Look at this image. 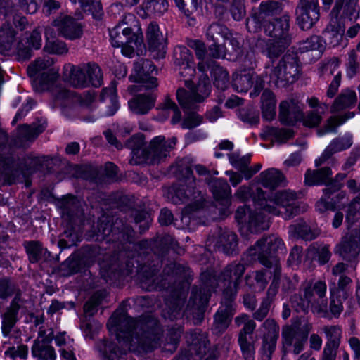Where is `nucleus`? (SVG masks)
<instances>
[{
  "label": "nucleus",
  "mask_w": 360,
  "mask_h": 360,
  "mask_svg": "<svg viewBox=\"0 0 360 360\" xmlns=\"http://www.w3.org/2000/svg\"><path fill=\"white\" fill-rule=\"evenodd\" d=\"M82 240V235L75 231L72 227L67 228L62 234L59 240V245L63 248H69L76 245Z\"/></svg>",
  "instance_id": "nucleus-53"
},
{
  "label": "nucleus",
  "mask_w": 360,
  "mask_h": 360,
  "mask_svg": "<svg viewBox=\"0 0 360 360\" xmlns=\"http://www.w3.org/2000/svg\"><path fill=\"white\" fill-rule=\"evenodd\" d=\"M101 100L106 101L109 100L110 106L107 112L108 115H113L119 109V103L117 96V82L112 80L108 87L104 88L101 94Z\"/></svg>",
  "instance_id": "nucleus-44"
},
{
  "label": "nucleus",
  "mask_w": 360,
  "mask_h": 360,
  "mask_svg": "<svg viewBox=\"0 0 360 360\" xmlns=\"http://www.w3.org/2000/svg\"><path fill=\"white\" fill-rule=\"evenodd\" d=\"M105 295L101 291L96 292L91 298L85 303L84 311L85 314L92 316L96 311L98 306L101 303Z\"/></svg>",
  "instance_id": "nucleus-60"
},
{
  "label": "nucleus",
  "mask_w": 360,
  "mask_h": 360,
  "mask_svg": "<svg viewBox=\"0 0 360 360\" xmlns=\"http://www.w3.org/2000/svg\"><path fill=\"white\" fill-rule=\"evenodd\" d=\"M53 58L44 56L37 58L27 68L30 77H34L32 86L35 91L51 93L56 105L67 106L77 100L72 91L59 84V68L53 66Z\"/></svg>",
  "instance_id": "nucleus-6"
},
{
  "label": "nucleus",
  "mask_w": 360,
  "mask_h": 360,
  "mask_svg": "<svg viewBox=\"0 0 360 360\" xmlns=\"http://www.w3.org/2000/svg\"><path fill=\"white\" fill-rule=\"evenodd\" d=\"M53 26L57 28L60 35L68 39H77L82 35L81 24L74 18L66 14H60L55 19Z\"/></svg>",
  "instance_id": "nucleus-25"
},
{
  "label": "nucleus",
  "mask_w": 360,
  "mask_h": 360,
  "mask_svg": "<svg viewBox=\"0 0 360 360\" xmlns=\"http://www.w3.org/2000/svg\"><path fill=\"white\" fill-rule=\"evenodd\" d=\"M235 219L240 226L242 233H257L269 227V221L266 215L260 211L252 210L246 205L240 206L237 209Z\"/></svg>",
  "instance_id": "nucleus-14"
},
{
  "label": "nucleus",
  "mask_w": 360,
  "mask_h": 360,
  "mask_svg": "<svg viewBox=\"0 0 360 360\" xmlns=\"http://www.w3.org/2000/svg\"><path fill=\"white\" fill-rule=\"evenodd\" d=\"M339 65V60L337 58H333L329 60L323 67V71L326 72H329L330 75H334L333 79L330 84L327 91V96L329 98H333L336 94L339 86H340L341 73L340 71H337L335 73Z\"/></svg>",
  "instance_id": "nucleus-41"
},
{
  "label": "nucleus",
  "mask_w": 360,
  "mask_h": 360,
  "mask_svg": "<svg viewBox=\"0 0 360 360\" xmlns=\"http://www.w3.org/2000/svg\"><path fill=\"white\" fill-rule=\"evenodd\" d=\"M79 204L77 199L71 195L63 197L58 202L62 216L63 217L66 216L70 221L82 214Z\"/></svg>",
  "instance_id": "nucleus-37"
},
{
  "label": "nucleus",
  "mask_w": 360,
  "mask_h": 360,
  "mask_svg": "<svg viewBox=\"0 0 360 360\" xmlns=\"http://www.w3.org/2000/svg\"><path fill=\"white\" fill-rule=\"evenodd\" d=\"M186 338L189 347L188 352L181 353L174 360H189L190 356H202L206 353L208 340L205 333L198 329L191 330L186 334Z\"/></svg>",
  "instance_id": "nucleus-22"
},
{
  "label": "nucleus",
  "mask_w": 360,
  "mask_h": 360,
  "mask_svg": "<svg viewBox=\"0 0 360 360\" xmlns=\"http://www.w3.org/2000/svg\"><path fill=\"white\" fill-rule=\"evenodd\" d=\"M41 46V32L34 29L28 37L20 39L17 44V56L19 60H27L32 55V49H39Z\"/></svg>",
  "instance_id": "nucleus-28"
},
{
  "label": "nucleus",
  "mask_w": 360,
  "mask_h": 360,
  "mask_svg": "<svg viewBox=\"0 0 360 360\" xmlns=\"http://www.w3.org/2000/svg\"><path fill=\"white\" fill-rule=\"evenodd\" d=\"M245 271L244 264L232 262L223 269L217 278L211 269L202 271L200 275L202 285L193 288L187 309H195L199 311L204 310L212 290L217 286L221 287L223 297L234 300Z\"/></svg>",
  "instance_id": "nucleus-4"
},
{
  "label": "nucleus",
  "mask_w": 360,
  "mask_h": 360,
  "mask_svg": "<svg viewBox=\"0 0 360 360\" xmlns=\"http://www.w3.org/2000/svg\"><path fill=\"white\" fill-rule=\"evenodd\" d=\"M17 32L8 20L0 26V53L6 54L12 49L15 40Z\"/></svg>",
  "instance_id": "nucleus-32"
},
{
  "label": "nucleus",
  "mask_w": 360,
  "mask_h": 360,
  "mask_svg": "<svg viewBox=\"0 0 360 360\" xmlns=\"http://www.w3.org/2000/svg\"><path fill=\"white\" fill-rule=\"evenodd\" d=\"M155 99L153 93L140 94L129 101V107L135 114L145 115L155 106Z\"/></svg>",
  "instance_id": "nucleus-31"
},
{
  "label": "nucleus",
  "mask_w": 360,
  "mask_h": 360,
  "mask_svg": "<svg viewBox=\"0 0 360 360\" xmlns=\"http://www.w3.org/2000/svg\"><path fill=\"white\" fill-rule=\"evenodd\" d=\"M8 143V134L0 129V185H11L16 181L17 171L12 166L13 158Z\"/></svg>",
  "instance_id": "nucleus-17"
},
{
  "label": "nucleus",
  "mask_w": 360,
  "mask_h": 360,
  "mask_svg": "<svg viewBox=\"0 0 360 360\" xmlns=\"http://www.w3.org/2000/svg\"><path fill=\"white\" fill-rule=\"evenodd\" d=\"M233 301V300L222 297L221 305L214 315L212 328L215 334L222 333L229 326L231 317L236 311Z\"/></svg>",
  "instance_id": "nucleus-26"
},
{
  "label": "nucleus",
  "mask_w": 360,
  "mask_h": 360,
  "mask_svg": "<svg viewBox=\"0 0 360 360\" xmlns=\"http://www.w3.org/2000/svg\"><path fill=\"white\" fill-rule=\"evenodd\" d=\"M283 174L277 169L270 168L259 175V182L265 188L274 189L285 182Z\"/></svg>",
  "instance_id": "nucleus-36"
},
{
  "label": "nucleus",
  "mask_w": 360,
  "mask_h": 360,
  "mask_svg": "<svg viewBox=\"0 0 360 360\" xmlns=\"http://www.w3.org/2000/svg\"><path fill=\"white\" fill-rule=\"evenodd\" d=\"M26 252L28 255L29 259L32 263H36L41 260H45L47 257L46 254L49 253L44 249L41 244L37 241H30L25 244Z\"/></svg>",
  "instance_id": "nucleus-50"
},
{
  "label": "nucleus",
  "mask_w": 360,
  "mask_h": 360,
  "mask_svg": "<svg viewBox=\"0 0 360 360\" xmlns=\"http://www.w3.org/2000/svg\"><path fill=\"white\" fill-rule=\"evenodd\" d=\"M285 40L272 39L266 41L258 38L255 44L256 51L264 54L269 58L278 57L284 52L290 43H285Z\"/></svg>",
  "instance_id": "nucleus-29"
},
{
  "label": "nucleus",
  "mask_w": 360,
  "mask_h": 360,
  "mask_svg": "<svg viewBox=\"0 0 360 360\" xmlns=\"http://www.w3.org/2000/svg\"><path fill=\"white\" fill-rule=\"evenodd\" d=\"M345 31V27L335 19L331 20L323 32V35L330 46H336L342 41Z\"/></svg>",
  "instance_id": "nucleus-39"
},
{
  "label": "nucleus",
  "mask_w": 360,
  "mask_h": 360,
  "mask_svg": "<svg viewBox=\"0 0 360 360\" xmlns=\"http://www.w3.org/2000/svg\"><path fill=\"white\" fill-rule=\"evenodd\" d=\"M28 354V347L25 345H20L17 347H9L5 352L6 357L15 360L18 358L25 359Z\"/></svg>",
  "instance_id": "nucleus-62"
},
{
  "label": "nucleus",
  "mask_w": 360,
  "mask_h": 360,
  "mask_svg": "<svg viewBox=\"0 0 360 360\" xmlns=\"http://www.w3.org/2000/svg\"><path fill=\"white\" fill-rule=\"evenodd\" d=\"M235 324L243 326L238 335V343L245 360H254L255 347L248 340V335H252L255 330L256 323L247 314H241L234 319Z\"/></svg>",
  "instance_id": "nucleus-18"
},
{
  "label": "nucleus",
  "mask_w": 360,
  "mask_h": 360,
  "mask_svg": "<svg viewBox=\"0 0 360 360\" xmlns=\"http://www.w3.org/2000/svg\"><path fill=\"white\" fill-rule=\"evenodd\" d=\"M45 127L40 125H22L19 128L20 135L26 140H33L44 131Z\"/></svg>",
  "instance_id": "nucleus-56"
},
{
  "label": "nucleus",
  "mask_w": 360,
  "mask_h": 360,
  "mask_svg": "<svg viewBox=\"0 0 360 360\" xmlns=\"http://www.w3.org/2000/svg\"><path fill=\"white\" fill-rule=\"evenodd\" d=\"M356 100V94L354 91L349 89H344L334 101L331 111L335 112L347 108H352L355 105Z\"/></svg>",
  "instance_id": "nucleus-42"
},
{
  "label": "nucleus",
  "mask_w": 360,
  "mask_h": 360,
  "mask_svg": "<svg viewBox=\"0 0 360 360\" xmlns=\"http://www.w3.org/2000/svg\"><path fill=\"white\" fill-rule=\"evenodd\" d=\"M153 265L149 271L143 266L140 271L141 288L146 290H165L168 293L165 299L167 316L172 320L181 317L190 283L186 279V269L181 264L170 263L164 269L163 276L156 274L157 269Z\"/></svg>",
  "instance_id": "nucleus-3"
},
{
  "label": "nucleus",
  "mask_w": 360,
  "mask_h": 360,
  "mask_svg": "<svg viewBox=\"0 0 360 360\" xmlns=\"http://www.w3.org/2000/svg\"><path fill=\"white\" fill-rule=\"evenodd\" d=\"M316 250L319 263L321 265L326 264L331 257V252L328 245H317L313 244L310 246L309 250Z\"/></svg>",
  "instance_id": "nucleus-63"
},
{
  "label": "nucleus",
  "mask_w": 360,
  "mask_h": 360,
  "mask_svg": "<svg viewBox=\"0 0 360 360\" xmlns=\"http://www.w3.org/2000/svg\"><path fill=\"white\" fill-rule=\"evenodd\" d=\"M238 118L250 126L256 125L259 122V114L252 108H242L238 112Z\"/></svg>",
  "instance_id": "nucleus-59"
},
{
  "label": "nucleus",
  "mask_w": 360,
  "mask_h": 360,
  "mask_svg": "<svg viewBox=\"0 0 360 360\" xmlns=\"http://www.w3.org/2000/svg\"><path fill=\"white\" fill-rule=\"evenodd\" d=\"M284 249L283 241L276 236L263 237L250 249V254L257 255L262 265L273 269L274 279L268 289V296L274 297L277 292L278 280L281 276V268L276 254L278 252H283Z\"/></svg>",
  "instance_id": "nucleus-11"
},
{
  "label": "nucleus",
  "mask_w": 360,
  "mask_h": 360,
  "mask_svg": "<svg viewBox=\"0 0 360 360\" xmlns=\"http://www.w3.org/2000/svg\"><path fill=\"white\" fill-rule=\"evenodd\" d=\"M111 44L120 47L124 43H134L137 47L143 44V34L134 14H125L119 23L109 30Z\"/></svg>",
  "instance_id": "nucleus-13"
},
{
  "label": "nucleus",
  "mask_w": 360,
  "mask_h": 360,
  "mask_svg": "<svg viewBox=\"0 0 360 360\" xmlns=\"http://www.w3.org/2000/svg\"><path fill=\"white\" fill-rule=\"evenodd\" d=\"M175 63L179 67V73L185 79L187 91L179 88L176 91L179 103L186 112L195 110L197 104L202 102L210 93L211 85L209 77L203 75L194 86L191 78L195 74V63L191 51L184 46H178L174 49Z\"/></svg>",
  "instance_id": "nucleus-5"
},
{
  "label": "nucleus",
  "mask_w": 360,
  "mask_h": 360,
  "mask_svg": "<svg viewBox=\"0 0 360 360\" xmlns=\"http://www.w3.org/2000/svg\"><path fill=\"white\" fill-rule=\"evenodd\" d=\"M352 145V135L345 134L344 136L338 137L332 140L328 146L335 154L350 148Z\"/></svg>",
  "instance_id": "nucleus-55"
},
{
  "label": "nucleus",
  "mask_w": 360,
  "mask_h": 360,
  "mask_svg": "<svg viewBox=\"0 0 360 360\" xmlns=\"http://www.w3.org/2000/svg\"><path fill=\"white\" fill-rule=\"evenodd\" d=\"M168 6L167 0H146L142 4L147 15L161 16L167 11Z\"/></svg>",
  "instance_id": "nucleus-48"
},
{
  "label": "nucleus",
  "mask_w": 360,
  "mask_h": 360,
  "mask_svg": "<svg viewBox=\"0 0 360 360\" xmlns=\"http://www.w3.org/2000/svg\"><path fill=\"white\" fill-rule=\"evenodd\" d=\"M44 51L51 54L63 55L68 53V48L65 42L53 40L46 41Z\"/></svg>",
  "instance_id": "nucleus-61"
},
{
  "label": "nucleus",
  "mask_w": 360,
  "mask_h": 360,
  "mask_svg": "<svg viewBox=\"0 0 360 360\" xmlns=\"http://www.w3.org/2000/svg\"><path fill=\"white\" fill-rule=\"evenodd\" d=\"M327 342L324 347L338 349L342 338V328L339 326H325L322 328Z\"/></svg>",
  "instance_id": "nucleus-49"
},
{
  "label": "nucleus",
  "mask_w": 360,
  "mask_h": 360,
  "mask_svg": "<svg viewBox=\"0 0 360 360\" xmlns=\"http://www.w3.org/2000/svg\"><path fill=\"white\" fill-rule=\"evenodd\" d=\"M230 13L235 20H242L246 14L245 0H232Z\"/></svg>",
  "instance_id": "nucleus-64"
},
{
  "label": "nucleus",
  "mask_w": 360,
  "mask_h": 360,
  "mask_svg": "<svg viewBox=\"0 0 360 360\" xmlns=\"http://www.w3.org/2000/svg\"><path fill=\"white\" fill-rule=\"evenodd\" d=\"M295 15L297 25L302 30L311 28L319 19L318 0H300Z\"/></svg>",
  "instance_id": "nucleus-21"
},
{
  "label": "nucleus",
  "mask_w": 360,
  "mask_h": 360,
  "mask_svg": "<svg viewBox=\"0 0 360 360\" xmlns=\"http://www.w3.org/2000/svg\"><path fill=\"white\" fill-rule=\"evenodd\" d=\"M261 102L263 118L272 120L276 115V99L273 92L265 89L262 94Z\"/></svg>",
  "instance_id": "nucleus-43"
},
{
  "label": "nucleus",
  "mask_w": 360,
  "mask_h": 360,
  "mask_svg": "<svg viewBox=\"0 0 360 360\" xmlns=\"http://www.w3.org/2000/svg\"><path fill=\"white\" fill-rule=\"evenodd\" d=\"M352 280L347 276H341L338 278L337 283L335 279L329 281V290L331 295L342 300H347L352 292Z\"/></svg>",
  "instance_id": "nucleus-33"
},
{
  "label": "nucleus",
  "mask_w": 360,
  "mask_h": 360,
  "mask_svg": "<svg viewBox=\"0 0 360 360\" xmlns=\"http://www.w3.org/2000/svg\"><path fill=\"white\" fill-rule=\"evenodd\" d=\"M134 231L121 219L112 221L108 217H103L98 221L97 231H94L90 237L97 241H105L115 244L119 251L113 255L109 264L103 262L100 264L101 275L106 282L118 278L120 275H128L133 272L134 267V255L128 253L125 250H120V245L124 247V243H131Z\"/></svg>",
  "instance_id": "nucleus-2"
},
{
  "label": "nucleus",
  "mask_w": 360,
  "mask_h": 360,
  "mask_svg": "<svg viewBox=\"0 0 360 360\" xmlns=\"http://www.w3.org/2000/svg\"><path fill=\"white\" fill-rule=\"evenodd\" d=\"M32 356L38 360H56V354L51 345V339L46 340H34L31 349Z\"/></svg>",
  "instance_id": "nucleus-34"
},
{
  "label": "nucleus",
  "mask_w": 360,
  "mask_h": 360,
  "mask_svg": "<svg viewBox=\"0 0 360 360\" xmlns=\"http://www.w3.org/2000/svg\"><path fill=\"white\" fill-rule=\"evenodd\" d=\"M282 10V4L276 1H262L259 6V13L269 16L279 14Z\"/></svg>",
  "instance_id": "nucleus-57"
},
{
  "label": "nucleus",
  "mask_w": 360,
  "mask_h": 360,
  "mask_svg": "<svg viewBox=\"0 0 360 360\" xmlns=\"http://www.w3.org/2000/svg\"><path fill=\"white\" fill-rule=\"evenodd\" d=\"M334 253L348 262L354 260L360 253V229H355L342 236L335 246Z\"/></svg>",
  "instance_id": "nucleus-19"
},
{
  "label": "nucleus",
  "mask_w": 360,
  "mask_h": 360,
  "mask_svg": "<svg viewBox=\"0 0 360 360\" xmlns=\"http://www.w3.org/2000/svg\"><path fill=\"white\" fill-rule=\"evenodd\" d=\"M326 41L319 36L314 35L300 44L299 50L301 52L317 50L322 52L325 48Z\"/></svg>",
  "instance_id": "nucleus-54"
},
{
  "label": "nucleus",
  "mask_w": 360,
  "mask_h": 360,
  "mask_svg": "<svg viewBox=\"0 0 360 360\" xmlns=\"http://www.w3.org/2000/svg\"><path fill=\"white\" fill-rule=\"evenodd\" d=\"M176 143L175 137L165 140V136H158L150 141L149 147L146 148L143 135L137 134L126 141L125 146L131 150V165H155L164 162L169 156Z\"/></svg>",
  "instance_id": "nucleus-9"
},
{
  "label": "nucleus",
  "mask_w": 360,
  "mask_h": 360,
  "mask_svg": "<svg viewBox=\"0 0 360 360\" xmlns=\"http://www.w3.org/2000/svg\"><path fill=\"white\" fill-rule=\"evenodd\" d=\"M186 44L195 50L196 57L200 60L198 65V70L202 72L207 71L209 69L210 60L205 61L207 53L205 44L198 39H187Z\"/></svg>",
  "instance_id": "nucleus-45"
},
{
  "label": "nucleus",
  "mask_w": 360,
  "mask_h": 360,
  "mask_svg": "<svg viewBox=\"0 0 360 360\" xmlns=\"http://www.w3.org/2000/svg\"><path fill=\"white\" fill-rule=\"evenodd\" d=\"M331 169L324 167L319 169H308L305 174L304 182L308 186L321 185L326 186L328 179L332 176Z\"/></svg>",
  "instance_id": "nucleus-40"
},
{
  "label": "nucleus",
  "mask_w": 360,
  "mask_h": 360,
  "mask_svg": "<svg viewBox=\"0 0 360 360\" xmlns=\"http://www.w3.org/2000/svg\"><path fill=\"white\" fill-rule=\"evenodd\" d=\"M312 325L305 322L300 326H285L282 328V340L285 347H292V352L299 354L307 342Z\"/></svg>",
  "instance_id": "nucleus-16"
},
{
  "label": "nucleus",
  "mask_w": 360,
  "mask_h": 360,
  "mask_svg": "<svg viewBox=\"0 0 360 360\" xmlns=\"http://www.w3.org/2000/svg\"><path fill=\"white\" fill-rule=\"evenodd\" d=\"M219 248L226 255H232L237 247L238 240L237 236L232 231H224L218 240Z\"/></svg>",
  "instance_id": "nucleus-51"
},
{
  "label": "nucleus",
  "mask_w": 360,
  "mask_h": 360,
  "mask_svg": "<svg viewBox=\"0 0 360 360\" xmlns=\"http://www.w3.org/2000/svg\"><path fill=\"white\" fill-rule=\"evenodd\" d=\"M288 233L293 238L309 241L315 239L319 235V231L317 229H311L306 222L299 221L289 226Z\"/></svg>",
  "instance_id": "nucleus-35"
},
{
  "label": "nucleus",
  "mask_w": 360,
  "mask_h": 360,
  "mask_svg": "<svg viewBox=\"0 0 360 360\" xmlns=\"http://www.w3.org/2000/svg\"><path fill=\"white\" fill-rule=\"evenodd\" d=\"M207 184L209 185L214 199L223 207L217 208V206L209 203L201 191L192 192L188 189L186 191V196L190 198L191 195V202L184 210L182 220L187 222V219L193 218L195 213H202L205 215L208 211L216 209H219L221 217L229 214V207L231 205V189L227 181L221 179H212Z\"/></svg>",
  "instance_id": "nucleus-8"
},
{
  "label": "nucleus",
  "mask_w": 360,
  "mask_h": 360,
  "mask_svg": "<svg viewBox=\"0 0 360 360\" xmlns=\"http://www.w3.org/2000/svg\"><path fill=\"white\" fill-rule=\"evenodd\" d=\"M290 15L283 14L281 18H276L272 22L264 25V33L274 39L285 40V43H290L289 34Z\"/></svg>",
  "instance_id": "nucleus-27"
},
{
  "label": "nucleus",
  "mask_w": 360,
  "mask_h": 360,
  "mask_svg": "<svg viewBox=\"0 0 360 360\" xmlns=\"http://www.w3.org/2000/svg\"><path fill=\"white\" fill-rule=\"evenodd\" d=\"M107 326L111 333H115V340H102L97 343L103 360H122L127 350L140 355L161 347L162 352L172 354L182 333L180 327L172 328L162 342V329L157 319L147 316L134 320L127 316L124 304L112 314Z\"/></svg>",
  "instance_id": "nucleus-1"
},
{
  "label": "nucleus",
  "mask_w": 360,
  "mask_h": 360,
  "mask_svg": "<svg viewBox=\"0 0 360 360\" xmlns=\"http://www.w3.org/2000/svg\"><path fill=\"white\" fill-rule=\"evenodd\" d=\"M157 73L155 66L146 59H141L134 63L132 73L129 76L131 82L142 84L146 89H152L158 86L156 77L153 75Z\"/></svg>",
  "instance_id": "nucleus-20"
},
{
  "label": "nucleus",
  "mask_w": 360,
  "mask_h": 360,
  "mask_svg": "<svg viewBox=\"0 0 360 360\" xmlns=\"http://www.w3.org/2000/svg\"><path fill=\"white\" fill-rule=\"evenodd\" d=\"M259 330L263 333L262 350L263 354L266 356L267 360H269L271 354L275 350L279 336V326L274 319H267L260 326Z\"/></svg>",
  "instance_id": "nucleus-24"
},
{
  "label": "nucleus",
  "mask_w": 360,
  "mask_h": 360,
  "mask_svg": "<svg viewBox=\"0 0 360 360\" xmlns=\"http://www.w3.org/2000/svg\"><path fill=\"white\" fill-rule=\"evenodd\" d=\"M302 117V109L295 100L283 101L279 105V119L285 124H294Z\"/></svg>",
  "instance_id": "nucleus-30"
},
{
  "label": "nucleus",
  "mask_w": 360,
  "mask_h": 360,
  "mask_svg": "<svg viewBox=\"0 0 360 360\" xmlns=\"http://www.w3.org/2000/svg\"><path fill=\"white\" fill-rule=\"evenodd\" d=\"M252 85V73L241 72L233 75L232 86L237 92H247Z\"/></svg>",
  "instance_id": "nucleus-47"
},
{
  "label": "nucleus",
  "mask_w": 360,
  "mask_h": 360,
  "mask_svg": "<svg viewBox=\"0 0 360 360\" xmlns=\"http://www.w3.org/2000/svg\"><path fill=\"white\" fill-rule=\"evenodd\" d=\"M63 77L74 87L85 88L90 85L101 86L103 75L101 68L95 63L82 64L75 66L65 64L63 67Z\"/></svg>",
  "instance_id": "nucleus-12"
},
{
  "label": "nucleus",
  "mask_w": 360,
  "mask_h": 360,
  "mask_svg": "<svg viewBox=\"0 0 360 360\" xmlns=\"http://www.w3.org/2000/svg\"><path fill=\"white\" fill-rule=\"evenodd\" d=\"M254 200L264 212L274 216H281L284 219H290L301 211L297 195L292 191H282L266 196L265 192L260 188H257V196Z\"/></svg>",
  "instance_id": "nucleus-10"
},
{
  "label": "nucleus",
  "mask_w": 360,
  "mask_h": 360,
  "mask_svg": "<svg viewBox=\"0 0 360 360\" xmlns=\"http://www.w3.org/2000/svg\"><path fill=\"white\" fill-rule=\"evenodd\" d=\"M303 296L294 295L291 297L290 302L292 307L297 312L307 313L310 308L314 312L321 314L322 316L328 317L329 312L327 309V302L322 300L321 304L318 303L314 297L311 288V283L305 282L302 285Z\"/></svg>",
  "instance_id": "nucleus-15"
},
{
  "label": "nucleus",
  "mask_w": 360,
  "mask_h": 360,
  "mask_svg": "<svg viewBox=\"0 0 360 360\" xmlns=\"http://www.w3.org/2000/svg\"><path fill=\"white\" fill-rule=\"evenodd\" d=\"M328 105L323 103L319 106V111L312 110L307 112L304 116L302 115V120L304 125L308 127H317L322 120V115L325 113L328 109Z\"/></svg>",
  "instance_id": "nucleus-52"
},
{
  "label": "nucleus",
  "mask_w": 360,
  "mask_h": 360,
  "mask_svg": "<svg viewBox=\"0 0 360 360\" xmlns=\"http://www.w3.org/2000/svg\"><path fill=\"white\" fill-rule=\"evenodd\" d=\"M346 176L347 174L343 173L337 174L335 179H332L331 176H330L328 179L326 187L324 188L325 195H333L334 193L340 191L342 187V181Z\"/></svg>",
  "instance_id": "nucleus-58"
},
{
  "label": "nucleus",
  "mask_w": 360,
  "mask_h": 360,
  "mask_svg": "<svg viewBox=\"0 0 360 360\" xmlns=\"http://www.w3.org/2000/svg\"><path fill=\"white\" fill-rule=\"evenodd\" d=\"M174 240L169 235L158 236L153 243L148 240H143L138 243L133 244L132 248L136 250H142L150 247L153 250L155 247L160 248L161 252H166L169 248L174 247Z\"/></svg>",
  "instance_id": "nucleus-38"
},
{
  "label": "nucleus",
  "mask_w": 360,
  "mask_h": 360,
  "mask_svg": "<svg viewBox=\"0 0 360 360\" xmlns=\"http://www.w3.org/2000/svg\"><path fill=\"white\" fill-rule=\"evenodd\" d=\"M210 68L211 75L214 78V84L221 90H224L229 81V72L224 68L219 65L217 62L210 60L209 69Z\"/></svg>",
  "instance_id": "nucleus-46"
},
{
  "label": "nucleus",
  "mask_w": 360,
  "mask_h": 360,
  "mask_svg": "<svg viewBox=\"0 0 360 360\" xmlns=\"http://www.w3.org/2000/svg\"><path fill=\"white\" fill-rule=\"evenodd\" d=\"M297 57L293 53H287L278 63L274 61L266 63L262 75L253 74V91L250 96L259 95L267 83L270 86L285 87L289 83H293L300 74Z\"/></svg>",
  "instance_id": "nucleus-7"
},
{
  "label": "nucleus",
  "mask_w": 360,
  "mask_h": 360,
  "mask_svg": "<svg viewBox=\"0 0 360 360\" xmlns=\"http://www.w3.org/2000/svg\"><path fill=\"white\" fill-rule=\"evenodd\" d=\"M146 41L150 51L156 58H163L166 53V38L156 22H151L146 30Z\"/></svg>",
  "instance_id": "nucleus-23"
}]
</instances>
